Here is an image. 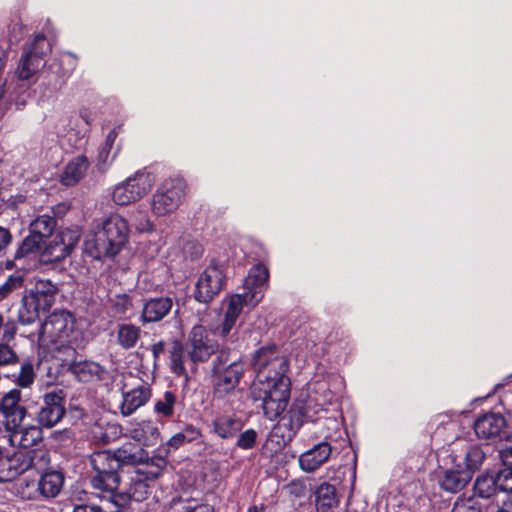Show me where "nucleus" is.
<instances>
[{"label":"nucleus","instance_id":"nucleus-1","mask_svg":"<svg viewBox=\"0 0 512 512\" xmlns=\"http://www.w3.org/2000/svg\"><path fill=\"white\" fill-rule=\"evenodd\" d=\"M252 364L256 377L251 396L255 402L261 403L265 417L275 420L286 409L289 400L288 361L274 345H270L255 352Z\"/></svg>","mask_w":512,"mask_h":512},{"label":"nucleus","instance_id":"nucleus-2","mask_svg":"<svg viewBox=\"0 0 512 512\" xmlns=\"http://www.w3.org/2000/svg\"><path fill=\"white\" fill-rule=\"evenodd\" d=\"M129 232L126 219L111 214L93 224L85 237L84 251L95 259L113 258L126 247Z\"/></svg>","mask_w":512,"mask_h":512},{"label":"nucleus","instance_id":"nucleus-3","mask_svg":"<svg viewBox=\"0 0 512 512\" xmlns=\"http://www.w3.org/2000/svg\"><path fill=\"white\" fill-rule=\"evenodd\" d=\"M74 320L67 311H55L42 324L39 342L60 362H68L74 358L75 349L71 346Z\"/></svg>","mask_w":512,"mask_h":512},{"label":"nucleus","instance_id":"nucleus-4","mask_svg":"<svg viewBox=\"0 0 512 512\" xmlns=\"http://www.w3.org/2000/svg\"><path fill=\"white\" fill-rule=\"evenodd\" d=\"M120 465H139L135 473L144 475L146 479L158 478L167 465L166 458L162 456H153L148 458L146 452L132 443L123 444L120 448L113 453Z\"/></svg>","mask_w":512,"mask_h":512},{"label":"nucleus","instance_id":"nucleus-5","mask_svg":"<svg viewBox=\"0 0 512 512\" xmlns=\"http://www.w3.org/2000/svg\"><path fill=\"white\" fill-rule=\"evenodd\" d=\"M184 193L185 184L182 179L164 180L151 197V213L155 217H166L173 214L179 208Z\"/></svg>","mask_w":512,"mask_h":512},{"label":"nucleus","instance_id":"nucleus-6","mask_svg":"<svg viewBox=\"0 0 512 512\" xmlns=\"http://www.w3.org/2000/svg\"><path fill=\"white\" fill-rule=\"evenodd\" d=\"M90 463L96 473L91 482L94 488L103 491L117 489L119 477L117 475L118 462L114 454L109 451H98L92 454Z\"/></svg>","mask_w":512,"mask_h":512},{"label":"nucleus","instance_id":"nucleus-7","mask_svg":"<svg viewBox=\"0 0 512 512\" xmlns=\"http://www.w3.org/2000/svg\"><path fill=\"white\" fill-rule=\"evenodd\" d=\"M215 393L224 397L234 391L244 373V365L238 360L228 363L227 356L221 353L214 361Z\"/></svg>","mask_w":512,"mask_h":512},{"label":"nucleus","instance_id":"nucleus-8","mask_svg":"<svg viewBox=\"0 0 512 512\" xmlns=\"http://www.w3.org/2000/svg\"><path fill=\"white\" fill-rule=\"evenodd\" d=\"M152 184L148 173H136L113 188L112 200L120 206L135 203L150 191Z\"/></svg>","mask_w":512,"mask_h":512},{"label":"nucleus","instance_id":"nucleus-9","mask_svg":"<svg viewBox=\"0 0 512 512\" xmlns=\"http://www.w3.org/2000/svg\"><path fill=\"white\" fill-rule=\"evenodd\" d=\"M244 305L251 306L249 294H235L223 300L224 318L215 332L226 343H234L237 340L235 332H232L236 321Z\"/></svg>","mask_w":512,"mask_h":512},{"label":"nucleus","instance_id":"nucleus-10","mask_svg":"<svg viewBox=\"0 0 512 512\" xmlns=\"http://www.w3.org/2000/svg\"><path fill=\"white\" fill-rule=\"evenodd\" d=\"M218 349L217 343L208 337L206 328L195 325L185 344L186 357L193 363L206 362Z\"/></svg>","mask_w":512,"mask_h":512},{"label":"nucleus","instance_id":"nucleus-11","mask_svg":"<svg viewBox=\"0 0 512 512\" xmlns=\"http://www.w3.org/2000/svg\"><path fill=\"white\" fill-rule=\"evenodd\" d=\"M80 239L77 228L65 229L57 234L41 253V261L44 263H56L70 255Z\"/></svg>","mask_w":512,"mask_h":512},{"label":"nucleus","instance_id":"nucleus-12","mask_svg":"<svg viewBox=\"0 0 512 512\" xmlns=\"http://www.w3.org/2000/svg\"><path fill=\"white\" fill-rule=\"evenodd\" d=\"M223 284V270L219 265L211 263L197 280L195 299L201 303H209L222 290Z\"/></svg>","mask_w":512,"mask_h":512},{"label":"nucleus","instance_id":"nucleus-13","mask_svg":"<svg viewBox=\"0 0 512 512\" xmlns=\"http://www.w3.org/2000/svg\"><path fill=\"white\" fill-rule=\"evenodd\" d=\"M65 394L61 389H55L44 395L43 405L37 414L39 425L46 428L55 426L65 415Z\"/></svg>","mask_w":512,"mask_h":512},{"label":"nucleus","instance_id":"nucleus-14","mask_svg":"<svg viewBox=\"0 0 512 512\" xmlns=\"http://www.w3.org/2000/svg\"><path fill=\"white\" fill-rule=\"evenodd\" d=\"M269 279L268 268L263 264H256L252 266L245 279V288L249 294V301L251 307L256 306L263 298L264 289L267 286Z\"/></svg>","mask_w":512,"mask_h":512},{"label":"nucleus","instance_id":"nucleus-15","mask_svg":"<svg viewBox=\"0 0 512 512\" xmlns=\"http://www.w3.org/2000/svg\"><path fill=\"white\" fill-rule=\"evenodd\" d=\"M332 451L329 442L321 441L299 456V467L306 473H313L329 460Z\"/></svg>","mask_w":512,"mask_h":512},{"label":"nucleus","instance_id":"nucleus-16","mask_svg":"<svg viewBox=\"0 0 512 512\" xmlns=\"http://www.w3.org/2000/svg\"><path fill=\"white\" fill-rule=\"evenodd\" d=\"M454 466L445 469L438 476V484L441 489L457 493L462 490L472 479L469 470H463L462 462H453Z\"/></svg>","mask_w":512,"mask_h":512},{"label":"nucleus","instance_id":"nucleus-17","mask_svg":"<svg viewBox=\"0 0 512 512\" xmlns=\"http://www.w3.org/2000/svg\"><path fill=\"white\" fill-rule=\"evenodd\" d=\"M50 307L45 304V300L39 299L29 291L22 296L20 306L18 308V320L23 325L35 322L41 311H46Z\"/></svg>","mask_w":512,"mask_h":512},{"label":"nucleus","instance_id":"nucleus-18","mask_svg":"<svg viewBox=\"0 0 512 512\" xmlns=\"http://www.w3.org/2000/svg\"><path fill=\"white\" fill-rule=\"evenodd\" d=\"M129 436L145 447H152L160 441V431L150 420L132 422L128 429Z\"/></svg>","mask_w":512,"mask_h":512},{"label":"nucleus","instance_id":"nucleus-19","mask_svg":"<svg viewBox=\"0 0 512 512\" xmlns=\"http://www.w3.org/2000/svg\"><path fill=\"white\" fill-rule=\"evenodd\" d=\"M506 426L505 418L499 413H488L479 417L474 423L478 438L491 439L500 435Z\"/></svg>","mask_w":512,"mask_h":512},{"label":"nucleus","instance_id":"nucleus-20","mask_svg":"<svg viewBox=\"0 0 512 512\" xmlns=\"http://www.w3.org/2000/svg\"><path fill=\"white\" fill-rule=\"evenodd\" d=\"M173 300L170 297H157L147 300L143 305L142 321L157 322L163 319L172 309Z\"/></svg>","mask_w":512,"mask_h":512},{"label":"nucleus","instance_id":"nucleus-21","mask_svg":"<svg viewBox=\"0 0 512 512\" xmlns=\"http://www.w3.org/2000/svg\"><path fill=\"white\" fill-rule=\"evenodd\" d=\"M151 397V390L147 385H140L123 393L121 412L125 416L131 415L143 406Z\"/></svg>","mask_w":512,"mask_h":512},{"label":"nucleus","instance_id":"nucleus-22","mask_svg":"<svg viewBox=\"0 0 512 512\" xmlns=\"http://www.w3.org/2000/svg\"><path fill=\"white\" fill-rule=\"evenodd\" d=\"M42 439L41 429L34 425H23L9 435V442L12 446H19L25 449L31 448Z\"/></svg>","mask_w":512,"mask_h":512},{"label":"nucleus","instance_id":"nucleus-23","mask_svg":"<svg viewBox=\"0 0 512 512\" xmlns=\"http://www.w3.org/2000/svg\"><path fill=\"white\" fill-rule=\"evenodd\" d=\"M61 362L62 366H68L73 375L81 382H89L100 378L102 372L101 366L93 361Z\"/></svg>","mask_w":512,"mask_h":512},{"label":"nucleus","instance_id":"nucleus-24","mask_svg":"<svg viewBox=\"0 0 512 512\" xmlns=\"http://www.w3.org/2000/svg\"><path fill=\"white\" fill-rule=\"evenodd\" d=\"M315 502L318 512H334L339 504L335 487L328 483L321 484L315 492Z\"/></svg>","mask_w":512,"mask_h":512},{"label":"nucleus","instance_id":"nucleus-25","mask_svg":"<svg viewBox=\"0 0 512 512\" xmlns=\"http://www.w3.org/2000/svg\"><path fill=\"white\" fill-rule=\"evenodd\" d=\"M64 477L62 473L52 471L42 475L38 481V491L44 498L56 497L63 486Z\"/></svg>","mask_w":512,"mask_h":512},{"label":"nucleus","instance_id":"nucleus-26","mask_svg":"<svg viewBox=\"0 0 512 512\" xmlns=\"http://www.w3.org/2000/svg\"><path fill=\"white\" fill-rule=\"evenodd\" d=\"M89 166L87 158L83 155L73 158L66 166L62 175V182L66 186L77 183L86 173Z\"/></svg>","mask_w":512,"mask_h":512},{"label":"nucleus","instance_id":"nucleus-27","mask_svg":"<svg viewBox=\"0 0 512 512\" xmlns=\"http://www.w3.org/2000/svg\"><path fill=\"white\" fill-rule=\"evenodd\" d=\"M485 459V454L480 447L473 446L467 451L459 455H453V462H462L463 470H469L470 477L473 473L480 468Z\"/></svg>","mask_w":512,"mask_h":512},{"label":"nucleus","instance_id":"nucleus-28","mask_svg":"<svg viewBox=\"0 0 512 512\" xmlns=\"http://www.w3.org/2000/svg\"><path fill=\"white\" fill-rule=\"evenodd\" d=\"M307 416L304 404H294L288 412L287 423L285 426L288 431L286 434L287 441H291L305 423Z\"/></svg>","mask_w":512,"mask_h":512},{"label":"nucleus","instance_id":"nucleus-29","mask_svg":"<svg viewBox=\"0 0 512 512\" xmlns=\"http://www.w3.org/2000/svg\"><path fill=\"white\" fill-rule=\"evenodd\" d=\"M241 428V421L231 415H220L213 421V431L224 439L233 437Z\"/></svg>","mask_w":512,"mask_h":512},{"label":"nucleus","instance_id":"nucleus-30","mask_svg":"<svg viewBox=\"0 0 512 512\" xmlns=\"http://www.w3.org/2000/svg\"><path fill=\"white\" fill-rule=\"evenodd\" d=\"M45 65V60L41 57H33L24 52L17 68L18 77L21 80H28Z\"/></svg>","mask_w":512,"mask_h":512},{"label":"nucleus","instance_id":"nucleus-31","mask_svg":"<svg viewBox=\"0 0 512 512\" xmlns=\"http://www.w3.org/2000/svg\"><path fill=\"white\" fill-rule=\"evenodd\" d=\"M141 330L133 324H122L118 328L117 340L124 349L133 348L140 339Z\"/></svg>","mask_w":512,"mask_h":512},{"label":"nucleus","instance_id":"nucleus-32","mask_svg":"<svg viewBox=\"0 0 512 512\" xmlns=\"http://www.w3.org/2000/svg\"><path fill=\"white\" fill-rule=\"evenodd\" d=\"M176 396L166 391L163 396L155 401L154 412L158 417L171 418L174 415Z\"/></svg>","mask_w":512,"mask_h":512},{"label":"nucleus","instance_id":"nucleus-33","mask_svg":"<svg viewBox=\"0 0 512 512\" xmlns=\"http://www.w3.org/2000/svg\"><path fill=\"white\" fill-rule=\"evenodd\" d=\"M497 479L495 475H480L474 484L475 493L482 498H489L497 491Z\"/></svg>","mask_w":512,"mask_h":512},{"label":"nucleus","instance_id":"nucleus-34","mask_svg":"<svg viewBox=\"0 0 512 512\" xmlns=\"http://www.w3.org/2000/svg\"><path fill=\"white\" fill-rule=\"evenodd\" d=\"M55 226L56 222L53 217L42 215L30 224V232L44 239L52 235Z\"/></svg>","mask_w":512,"mask_h":512},{"label":"nucleus","instance_id":"nucleus-35","mask_svg":"<svg viewBox=\"0 0 512 512\" xmlns=\"http://www.w3.org/2000/svg\"><path fill=\"white\" fill-rule=\"evenodd\" d=\"M56 291L57 288L55 284L49 280H38L34 288L29 290L30 293H33L39 299L45 300V304L49 307H51L54 302Z\"/></svg>","mask_w":512,"mask_h":512},{"label":"nucleus","instance_id":"nucleus-36","mask_svg":"<svg viewBox=\"0 0 512 512\" xmlns=\"http://www.w3.org/2000/svg\"><path fill=\"white\" fill-rule=\"evenodd\" d=\"M186 351L183 345L175 341L170 350V368L177 375H183L186 371L184 366Z\"/></svg>","mask_w":512,"mask_h":512},{"label":"nucleus","instance_id":"nucleus-37","mask_svg":"<svg viewBox=\"0 0 512 512\" xmlns=\"http://www.w3.org/2000/svg\"><path fill=\"white\" fill-rule=\"evenodd\" d=\"M2 415L4 417V427L6 431L11 434L24 425L23 421L26 416V409H16L15 411L6 412Z\"/></svg>","mask_w":512,"mask_h":512},{"label":"nucleus","instance_id":"nucleus-38","mask_svg":"<svg viewBox=\"0 0 512 512\" xmlns=\"http://www.w3.org/2000/svg\"><path fill=\"white\" fill-rule=\"evenodd\" d=\"M21 393L18 389H12L8 393H6L0 403V411L1 413H6L10 411H15L16 409H23L24 407L20 405Z\"/></svg>","mask_w":512,"mask_h":512},{"label":"nucleus","instance_id":"nucleus-39","mask_svg":"<svg viewBox=\"0 0 512 512\" xmlns=\"http://www.w3.org/2000/svg\"><path fill=\"white\" fill-rule=\"evenodd\" d=\"M51 50V44L49 41L41 34H38L34 37L33 42L25 50L26 53L30 54L33 57H41L44 59L45 55Z\"/></svg>","mask_w":512,"mask_h":512},{"label":"nucleus","instance_id":"nucleus-40","mask_svg":"<svg viewBox=\"0 0 512 512\" xmlns=\"http://www.w3.org/2000/svg\"><path fill=\"white\" fill-rule=\"evenodd\" d=\"M9 461L11 463V469L17 471L18 476L32 466L31 452L15 453L11 458L9 457Z\"/></svg>","mask_w":512,"mask_h":512},{"label":"nucleus","instance_id":"nucleus-41","mask_svg":"<svg viewBox=\"0 0 512 512\" xmlns=\"http://www.w3.org/2000/svg\"><path fill=\"white\" fill-rule=\"evenodd\" d=\"M131 480L134 484L129 489V496L136 501L143 500L147 494L148 485L146 484V481L148 479H146L144 475L136 473V477L131 478Z\"/></svg>","mask_w":512,"mask_h":512},{"label":"nucleus","instance_id":"nucleus-42","mask_svg":"<svg viewBox=\"0 0 512 512\" xmlns=\"http://www.w3.org/2000/svg\"><path fill=\"white\" fill-rule=\"evenodd\" d=\"M43 242V239L36 235L35 233H31L23 240L18 252L17 257L23 256L25 254L34 252L38 250Z\"/></svg>","mask_w":512,"mask_h":512},{"label":"nucleus","instance_id":"nucleus-43","mask_svg":"<svg viewBox=\"0 0 512 512\" xmlns=\"http://www.w3.org/2000/svg\"><path fill=\"white\" fill-rule=\"evenodd\" d=\"M452 512H481V505L473 497L458 498Z\"/></svg>","mask_w":512,"mask_h":512},{"label":"nucleus","instance_id":"nucleus-44","mask_svg":"<svg viewBox=\"0 0 512 512\" xmlns=\"http://www.w3.org/2000/svg\"><path fill=\"white\" fill-rule=\"evenodd\" d=\"M115 138L116 132L110 131L106 137L104 145L101 147L98 153V165L101 169H104L106 164L109 162L112 145Z\"/></svg>","mask_w":512,"mask_h":512},{"label":"nucleus","instance_id":"nucleus-45","mask_svg":"<svg viewBox=\"0 0 512 512\" xmlns=\"http://www.w3.org/2000/svg\"><path fill=\"white\" fill-rule=\"evenodd\" d=\"M16 476L17 471L11 469L9 457L4 455V451L0 447V482L10 481Z\"/></svg>","mask_w":512,"mask_h":512},{"label":"nucleus","instance_id":"nucleus-46","mask_svg":"<svg viewBox=\"0 0 512 512\" xmlns=\"http://www.w3.org/2000/svg\"><path fill=\"white\" fill-rule=\"evenodd\" d=\"M497 489L502 492H512V469H503L495 475Z\"/></svg>","mask_w":512,"mask_h":512},{"label":"nucleus","instance_id":"nucleus-47","mask_svg":"<svg viewBox=\"0 0 512 512\" xmlns=\"http://www.w3.org/2000/svg\"><path fill=\"white\" fill-rule=\"evenodd\" d=\"M285 490L288 494L296 498H304L309 494V488L305 481L294 480L285 486Z\"/></svg>","mask_w":512,"mask_h":512},{"label":"nucleus","instance_id":"nucleus-48","mask_svg":"<svg viewBox=\"0 0 512 512\" xmlns=\"http://www.w3.org/2000/svg\"><path fill=\"white\" fill-rule=\"evenodd\" d=\"M7 34L11 43L18 42L24 35V26L19 18H13L7 26Z\"/></svg>","mask_w":512,"mask_h":512},{"label":"nucleus","instance_id":"nucleus-49","mask_svg":"<svg viewBox=\"0 0 512 512\" xmlns=\"http://www.w3.org/2000/svg\"><path fill=\"white\" fill-rule=\"evenodd\" d=\"M34 378H35V373H34L33 366L30 363H24L21 366V369H20V372L18 375V379H17L18 385L21 387H28L33 383Z\"/></svg>","mask_w":512,"mask_h":512},{"label":"nucleus","instance_id":"nucleus-50","mask_svg":"<svg viewBox=\"0 0 512 512\" xmlns=\"http://www.w3.org/2000/svg\"><path fill=\"white\" fill-rule=\"evenodd\" d=\"M17 362L16 352L8 344H0V365H11Z\"/></svg>","mask_w":512,"mask_h":512},{"label":"nucleus","instance_id":"nucleus-51","mask_svg":"<svg viewBox=\"0 0 512 512\" xmlns=\"http://www.w3.org/2000/svg\"><path fill=\"white\" fill-rule=\"evenodd\" d=\"M257 433L253 429L244 431L237 440V446L242 449H251L256 442Z\"/></svg>","mask_w":512,"mask_h":512},{"label":"nucleus","instance_id":"nucleus-52","mask_svg":"<svg viewBox=\"0 0 512 512\" xmlns=\"http://www.w3.org/2000/svg\"><path fill=\"white\" fill-rule=\"evenodd\" d=\"M182 512H213V509L206 504H196L189 502L183 507Z\"/></svg>","mask_w":512,"mask_h":512},{"label":"nucleus","instance_id":"nucleus-53","mask_svg":"<svg viewBox=\"0 0 512 512\" xmlns=\"http://www.w3.org/2000/svg\"><path fill=\"white\" fill-rule=\"evenodd\" d=\"M71 512H102V508L95 504H77Z\"/></svg>","mask_w":512,"mask_h":512},{"label":"nucleus","instance_id":"nucleus-54","mask_svg":"<svg viewBox=\"0 0 512 512\" xmlns=\"http://www.w3.org/2000/svg\"><path fill=\"white\" fill-rule=\"evenodd\" d=\"M11 241V234L8 229L0 226V252L5 249Z\"/></svg>","mask_w":512,"mask_h":512},{"label":"nucleus","instance_id":"nucleus-55","mask_svg":"<svg viewBox=\"0 0 512 512\" xmlns=\"http://www.w3.org/2000/svg\"><path fill=\"white\" fill-rule=\"evenodd\" d=\"M182 433L185 436L186 442L196 440L200 435L199 430L194 428L193 426L186 427Z\"/></svg>","mask_w":512,"mask_h":512},{"label":"nucleus","instance_id":"nucleus-56","mask_svg":"<svg viewBox=\"0 0 512 512\" xmlns=\"http://www.w3.org/2000/svg\"><path fill=\"white\" fill-rule=\"evenodd\" d=\"M186 440H185V436L183 435V433H177L175 435H173L169 441H168V445L177 449L179 448L183 443H185Z\"/></svg>","mask_w":512,"mask_h":512},{"label":"nucleus","instance_id":"nucleus-57","mask_svg":"<svg viewBox=\"0 0 512 512\" xmlns=\"http://www.w3.org/2000/svg\"><path fill=\"white\" fill-rule=\"evenodd\" d=\"M135 227L140 232H148L152 230L153 225L147 217H144L139 221V223L135 224Z\"/></svg>","mask_w":512,"mask_h":512},{"label":"nucleus","instance_id":"nucleus-58","mask_svg":"<svg viewBox=\"0 0 512 512\" xmlns=\"http://www.w3.org/2000/svg\"><path fill=\"white\" fill-rule=\"evenodd\" d=\"M165 350V343L163 341H159L152 346V353L155 359L159 358V356Z\"/></svg>","mask_w":512,"mask_h":512},{"label":"nucleus","instance_id":"nucleus-59","mask_svg":"<svg viewBox=\"0 0 512 512\" xmlns=\"http://www.w3.org/2000/svg\"><path fill=\"white\" fill-rule=\"evenodd\" d=\"M11 290H12V288H11V285L9 284V282L2 285L0 287V301L5 299L8 296V294L11 292Z\"/></svg>","mask_w":512,"mask_h":512},{"label":"nucleus","instance_id":"nucleus-60","mask_svg":"<svg viewBox=\"0 0 512 512\" xmlns=\"http://www.w3.org/2000/svg\"><path fill=\"white\" fill-rule=\"evenodd\" d=\"M147 247L149 250V258H154L158 253V247L155 244H149Z\"/></svg>","mask_w":512,"mask_h":512},{"label":"nucleus","instance_id":"nucleus-61","mask_svg":"<svg viewBox=\"0 0 512 512\" xmlns=\"http://www.w3.org/2000/svg\"><path fill=\"white\" fill-rule=\"evenodd\" d=\"M80 116H81V118L84 120V122L86 124H88V125L91 124L92 118H91L90 114L87 111H81L80 112Z\"/></svg>","mask_w":512,"mask_h":512},{"label":"nucleus","instance_id":"nucleus-62","mask_svg":"<svg viewBox=\"0 0 512 512\" xmlns=\"http://www.w3.org/2000/svg\"><path fill=\"white\" fill-rule=\"evenodd\" d=\"M195 249V257H198L202 254V247L198 244H190Z\"/></svg>","mask_w":512,"mask_h":512},{"label":"nucleus","instance_id":"nucleus-63","mask_svg":"<svg viewBox=\"0 0 512 512\" xmlns=\"http://www.w3.org/2000/svg\"><path fill=\"white\" fill-rule=\"evenodd\" d=\"M247 512H259V510L256 506H252L247 510Z\"/></svg>","mask_w":512,"mask_h":512},{"label":"nucleus","instance_id":"nucleus-64","mask_svg":"<svg viewBox=\"0 0 512 512\" xmlns=\"http://www.w3.org/2000/svg\"><path fill=\"white\" fill-rule=\"evenodd\" d=\"M4 336L7 337V338H12L13 337V333L8 334V332L5 331Z\"/></svg>","mask_w":512,"mask_h":512}]
</instances>
